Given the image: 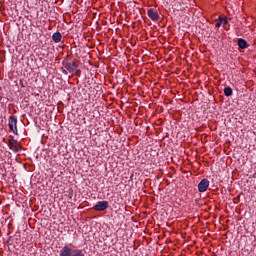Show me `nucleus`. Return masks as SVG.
<instances>
[{"mask_svg": "<svg viewBox=\"0 0 256 256\" xmlns=\"http://www.w3.org/2000/svg\"><path fill=\"white\" fill-rule=\"evenodd\" d=\"M224 95L226 97H231V95H233V89L231 87H226L224 89Z\"/></svg>", "mask_w": 256, "mask_h": 256, "instance_id": "obj_10", "label": "nucleus"}, {"mask_svg": "<svg viewBox=\"0 0 256 256\" xmlns=\"http://www.w3.org/2000/svg\"><path fill=\"white\" fill-rule=\"evenodd\" d=\"M62 73L69 75V73H75V75H81V70L76 62H63Z\"/></svg>", "mask_w": 256, "mask_h": 256, "instance_id": "obj_1", "label": "nucleus"}, {"mask_svg": "<svg viewBox=\"0 0 256 256\" xmlns=\"http://www.w3.org/2000/svg\"><path fill=\"white\" fill-rule=\"evenodd\" d=\"M72 255H73V250L68 246H64L60 250V256H72Z\"/></svg>", "mask_w": 256, "mask_h": 256, "instance_id": "obj_7", "label": "nucleus"}, {"mask_svg": "<svg viewBox=\"0 0 256 256\" xmlns=\"http://www.w3.org/2000/svg\"><path fill=\"white\" fill-rule=\"evenodd\" d=\"M94 211H105L109 209L108 201H98L96 205L93 206Z\"/></svg>", "mask_w": 256, "mask_h": 256, "instance_id": "obj_3", "label": "nucleus"}, {"mask_svg": "<svg viewBox=\"0 0 256 256\" xmlns=\"http://www.w3.org/2000/svg\"><path fill=\"white\" fill-rule=\"evenodd\" d=\"M71 256H85V253H83V250L75 249L72 251Z\"/></svg>", "mask_w": 256, "mask_h": 256, "instance_id": "obj_11", "label": "nucleus"}, {"mask_svg": "<svg viewBox=\"0 0 256 256\" xmlns=\"http://www.w3.org/2000/svg\"><path fill=\"white\" fill-rule=\"evenodd\" d=\"M63 39V35L60 32H55L52 35V40L54 43H61V40Z\"/></svg>", "mask_w": 256, "mask_h": 256, "instance_id": "obj_8", "label": "nucleus"}, {"mask_svg": "<svg viewBox=\"0 0 256 256\" xmlns=\"http://www.w3.org/2000/svg\"><path fill=\"white\" fill-rule=\"evenodd\" d=\"M8 127L10 131L14 133V135H18L17 130V117L16 116H10L8 119Z\"/></svg>", "mask_w": 256, "mask_h": 256, "instance_id": "obj_2", "label": "nucleus"}, {"mask_svg": "<svg viewBox=\"0 0 256 256\" xmlns=\"http://www.w3.org/2000/svg\"><path fill=\"white\" fill-rule=\"evenodd\" d=\"M221 25H223V22H220L219 18L217 19V23L215 24V28L219 29V27H221Z\"/></svg>", "mask_w": 256, "mask_h": 256, "instance_id": "obj_13", "label": "nucleus"}, {"mask_svg": "<svg viewBox=\"0 0 256 256\" xmlns=\"http://www.w3.org/2000/svg\"><path fill=\"white\" fill-rule=\"evenodd\" d=\"M220 22H222V25H227L229 23V19L219 17Z\"/></svg>", "mask_w": 256, "mask_h": 256, "instance_id": "obj_12", "label": "nucleus"}, {"mask_svg": "<svg viewBox=\"0 0 256 256\" xmlns=\"http://www.w3.org/2000/svg\"><path fill=\"white\" fill-rule=\"evenodd\" d=\"M147 15L151 21H157L159 19V13L151 8L147 10Z\"/></svg>", "mask_w": 256, "mask_h": 256, "instance_id": "obj_6", "label": "nucleus"}, {"mask_svg": "<svg viewBox=\"0 0 256 256\" xmlns=\"http://www.w3.org/2000/svg\"><path fill=\"white\" fill-rule=\"evenodd\" d=\"M8 147L11 149V151H14V153H17L19 151V142L15 140V138H11L8 141Z\"/></svg>", "mask_w": 256, "mask_h": 256, "instance_id": "obj_5", "label": "nucleus"}, {"mask_svg": "<svg viewBox=\"0 0 256 256\" xmlns=\"http://www.w3.org/2000/svg\"><path fill=\"white\" fill-rule=\"evenodd\" d=\"M209 189V180L207 178L202 179L198 184L199 193H205Z\"/></svg>", "mask_w": 256, "mask_h": 256, "instance_id": "obj_4", "label": "nucleus"}, {"mask_svg": "<svg viewBox=\"0 0 256 256\" xmlns=\"http://www.w3.org/2000/svg\"><path fill=\"white\" fill-rule=\"evenodd\" d=\"M238 47L240 49H247V47H249V44H247V41L243 38H239L238 39Z\"/></svg>", "mask_w": 256, "mask_h": 256, "instance_id": "obj_9", "label": "nucleus"}]
</instances>
